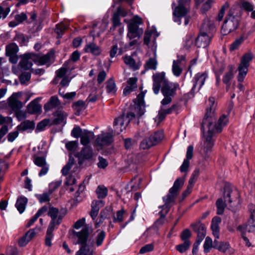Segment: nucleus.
Here are the masks:
<instances>
[{
	"label": "nucleus",
	"instance_id": "1",
	"mask_svg": "<svg viewBox=\"0 0 255 255\" xmlns=\"http://www.w3.org/2000/svg\"><path fill=\"white\" fill-rule=\"evenodd\" d=\"M229 119L227 116L225 114L220 117L217 125L212 123L210 118H204L202 128H205L206 127L208 128V132L204 133V140L203 150L206 156H208V153L211 151L214 145L213 136L216 132H221L222 128L227 125Z\"/></svg>",
	"mask_w": 255,
	"mask_h": 255
},
{
	"label": "nucleus",
	"instance_id": "2",
	"mask_svg": "<svg viewBox=\"0 0 255 255\" xmlns=\"http://www.w3.org/2000/svg\"><path fill=\"white\" fill-rule=\"evenodd\" d=\"M90 228L85 226L80 231H72V240L73 245H79L81 246L86 245H96L99 247L102 245L103 241L106 237V233L104 231L99 232L94 239L89 238Z\"/></svg>",
	"mask_w": 255,
	"mask_h": 255
},
{
	"label": "nucleus",
	"instance_id": "3",
	"mask_svg": "<svg viewBox=\"0 0 255 255\" xmlns=\"http://www.w3.org/2000/svg\"><path fill=\"white\" fill-rule=\"evenodd\" d=\"M215 31L216 28L213 22L208 18L205 19L200 29V34L196 38L195 45L198 47H207Z\"/></svg>",
	"mask_w": 255,
	"mask_h": 255
},
{
	"label": "nucleus",
	"instance_id": "4",
	"mask_svg": "<svg viewBox=\"0 0 255 255\" xmlns=\"http://www.w3.org/2000/svg\"><path fill=\"white\" fill-rule=\"evenodd\" d=\"M142 23V18L137 15L128 21V47L138 45V41L143 33V30L139 25Z\"/></svg>",
	"mask_w": 255,
	"mask_h": 255
},
{
	"label": "nucleus",
	"instance_id": "5",
	"mask_svg": "<svg viewBox=\"0 0 255 255\" xmlns=\"http://www.w3.org/2000/svg\"><path fill=\"white\" fill-rule=\"evenodd\" d=\"M145 91H142L135 99L133 104L130 106V111L128 112V122L129 121L135 120L136 123H139V118L144 114L145 110V104L144 98Z\"/></svg>",
	"mask_w": 255,
	"mask_h": 255
},
{
	"label": "nucleus",
	"instance_id": "6",
	"mask_svg": "<svg viewBox=\"0 0 255 255\" xmlns=\"http://www.w3.org/2000/svg\"><path fill=\"white\" fill-rule=\"evenodd\" d=\"M240 196L239 192H224L223 199L221 198L216 202L217 214H222L226 205L237 201Z\"/></svg>",
	"mask_w": 255,
	"mask_h": 255
},
{
	"label": "nucleus",
	"instance_id": "7",
	"mask_svg": "<svg viewBox=\"0 0 255 255\" xmlns=\"http://www.w3.org/2000/svg\"><path fill=\"white\" fill-rule=\"evenodd\" d=\"M177 192H169L166 196L163 198L164 204L162 206H159V209H160V210L159 211L158 213L161 218L156 221V225L161 226L164 223L163 218L168 212L169 209V204L174 201L177 196Z\"/></svg>",
	"mask_w": 255,
	"mask_h": 255
},
{
	"label": "nucleus",
	"instance_id": "8",
	"mask_svg": "<svg viewBox=\"0 0 255 255\" xmlns=\"http://www.w3.org/2000/svg\"><path fill=\"white\" fill-rule=\"evenodd\" d=\"M190 0H179L178 4L173 10V20L175 22L181 23V18L185 16L190 10Z\"/></svg>",
	"mask_w": 255,
	"mask_h": 255
},
{
	"label": "nucleus",
	"instance_id": "9",
	"mask_svg": "<svg viewBox=\"0 0 255 255\" xmlns=\"http://www.w3.org/2000/svg\"><path fill=\"white\" fill-rule=\"evenodd\" d=\"M234 9L231 8L226 18L221 29L223 35H227L235 30L238 26V21L234 15Z\"/></svg>",
	"mask_w": 255,
	"mask_h": 255
},
{
	"label": "nucleus",
	"instance_id": "10",
	"mask_svg": "<svg viewBox=\"0 0 255 255\" xmlns=\"http://www.w3.org/2000/svg\"><path fill=\"white\" fill-rule=\"evenodd\" d=\"M252 59V55L250 53L246 54L242 58L241 63L239 66L238 81L242 82L244 81L248 72V68L250 61Z\"/></svg>",
	"mask_w": 255,
	"mask_h": 255
},
{
	"label": "nucleus",
	"instance_id": "11",
	"mask_svg": "<svg viewBox=\"0 0 255 255\" xmlns=\"http://www.w3.org/2000/svg\"><path fill=\"white\" fill-rule=\"evenodd\" d=\"M113 140L114 136L112 133L102 132L97 136L95 141L94 146L102 149L103 147L111 144Z\"/></svg>",
	"mask_w": 255,
	"mask_h": 255
},
{
	"label": "nucleus",
	"instance_id": "12",
	"mask_svg": "<svg viewBox=\"0 0 255 255\" xmlns=\"http://www.w3.org/2000/svg\"><path fill=\"white\" fill-rule=\"evenodd\" d=\"M153 80V91L155 94L159 92L161 85H164L168 82L165 78L164 72H158L154 74L152 76Z\"/></svg>",
	"mask_w": 255,
	"mask_h": 255
},
{
	"label": "nucleus",
	"instance_id": "13",
	"mask_svg": "<svg viewBox=\"0 0 255 255\" xmlns=\"http://www.w3.org/2000/svg\"><path fill=\"white\" fill-rule=\"evenodd\" d=\"M94 155L93 148L91 146H86L77 154L76 157L78 158L79 164H82L84 160H91Z\"/></svg>",
	"mask_w": 255,
	"mask_h": 255
},
{
	"label": "nucleus",
	"instance_id": "14",
	"mask_svg": "<svg viewBox=\"0 0 255 255\" xmlns=\"http://www.w3.org/2000/svg\"><path fill=\"white\" fill-rule=\"evenodd\" d=\"M53 55L52 52H48L46 54H33V61L38 65H49Z\"/></svg>",
	"mask_w": 255,
	"mask_h": 255
},
{
	"label": "nucleus",
	"instance_id": "15",
	"mask_svg": "<svg viewBox=\"0 0 255 255\" xmlns=\"http://www.w3.org/2000/svg\"><path fill=\"white\" fill-rule=\"evenodd\" d=\"M114 126L116 130L122 132L126 129L128 126V112L125 110L121 116L116 119L114 122Z\"/></svg>",
	"mask_w": 255,
	"mask_h": 255
},
{
	"label": "nucleus",
	"instance_id": "16",
	"mask_svg": "<svg viewBox=\"0 0 255 255\" xmlns=\"http://www.w3.org/2000/svg\"><path fill=\"white\" fill-rule=\"evenodd\" d=\"M179 85L177 83L167 82L163 85L161 89V92L163 96H170L173 97L176 94L177 89H179Z\"/></svg>",
	"mask_w": 255,
	"mask_h": 255
},
{
	"label": "nucleus",
	"instance_id": "17",
	"mask_svg": "<svg viewBox=\"0 0 255 255\" xmlns=\"http://www.w3.org/2000/svg\"><path fill=\"white\" fill-rule=\"evenodd\" d=\"M40 228L37 227H36L34 229H30L19 240V245L20 247L26 246L27 243L35 236L37 233L40 232Z\"/></svg>",
	"mask_w": 255,
	"mask_h": 255
},
{
	"label": "nucleus",
	"instance_id": "18",
	"mask_svg": "<svg viewBox=\"0 0 255 255\" xmlns=\"http://www.w3.org/2000/svg\"><path fill=\"white\" fill-rule=\"evenodd\" d=\"M68 114L64 111L58 110L53 114L52 123L50 125H65Z\"/></svg>",
	"mask_w": 255,
	"mask_h": 255
},
{
	"label": "nucleus",
	"instance_id": "19",
	"mask_svg": "<svg viewBox=\"0 0 255 255\" xmlns=\"http://www.w3.org/2000/svg\"><path fill=\"white\" fill-rule=\"evenodd\" d=\"M193 230L197 233L196 239L197 245H199L204 239L206 235V228L204 224L200 223H196L192 225Z\"/></svg>",
	"mask_w": 255,
	"mask_h": 255
},
{
	"label": "nucleus",
	"instance_id": "20",
	"mask_svg": "<svg viewBox=\"0 0 255 255\" xmlns=\"http://www.w3.org/2000/svg\"><path fill=\"white\" fill-rule=\"evenodd\" d=\"M141 66V62L140 58L136 52H133L130 56H128V67L133 71L138 70Z\"/></svg>",
	"mask_w": 255,
	"mask_h": 255
},
{
	"label": "nucleus",
	"instance_id": "21",
	"mask_svg": "<svg viewBox=\"0 0 255 255\" xmlns=\"http://www.w3.org/2000/svg\"><path fill=\"white\" fill-rule=\"evenodd\" d=\"M33 54L26 53L24 54L19 63V66L23 70H28L32 66L31 61H33Z\"/></svg>",
	"mask_w": 255,
	"mask_h": 255
},
{
	"label": "nucleus",
	"instance_id": "22",
	"mask_svg": "<svg viewBox=\"0 0 255 255\" xmlns=\"http://www.w3.org/2000/svg\"><path fill=\"white\" fill-rule=\"evenodd\" d=\"M208 77V75L206 72L198 73L196 74L193 79V86L192 90L198 87L199 90L204 84L205 81Z\"/></svg>",
	"mask_w": 255,
	"mask_h": 255
},
{
	"label": "nucleus",
	"instance_id": "23",
	"mask_svg": "<svg viewBox=\"0 0 255 255\" xmlns=\"http://www.w3.org/2000/svg\"><path fill=\"white\" fill-rule=\"evenodd\" d=\"M194 148L193 145H189L186 151V158L185 159L180 166V170L182 172H186L187 171L189 166V160L193 157Z\"/></svg>",
	"mask_w": 255,
	"mask_h": 255
},
{
	"label": "nucleus",
	"instance_id": "24",
	"mask_svg": "<svg viewBox=\"0 0 255 255\" xmlns=\"http://www.w3.org/2000/svg\"><path fill=\"white\" fill-rule=\"evenodd\" d=\"M105 205V202L103 200H95L92 201L91 204L92 210L91 211V216L94 220L98 214L100 208Z\"/></svg>",
	"mask_w": 255,
	"mask_h": 255
},
{
	"label": "nucleus",
	"instance_id": "25",
	"mask_svg": "<svg viewBox=\"0 0 255 255\" xmlns=\"http://www.w3.org/2000/svg\"><path fill=\"white\" fill-rule=\"evenodd\" d=\"M214 243V247L220 252L229 254H232L234 253V250L231 248L228 243H219L215 240Z\"/></svg>",
	"mask_w": 255,
	"mask_h": 255
},
{
	"label": "nucleus",
	"instance_id": "26",
	"mask_svg": "<svg viewBox=\"0 0 255 255\" xmlns=\"http://www.w3.org/2000/svg\"><path fill=\"white\" fill-rule=\"evenodd\" d=\"M221 218L218 216L214 217L212 220L211 228L214 236L216 239L219 238V225L221 223Z\"/></svg>",
	"mask_w": 255,
	"mask_h": 255
},
{
	"label": "nucleus",
	"instance_id": "27",
	"mask_svg": "<svg viewBox=\"0 0 255 255\" xmlns=\"http://www.w3.org/2000/svg\"><path fill=\"white\" fill-rule=\"evenodd\" d=\"M127 14L126 11H125L121 7H119L117 11L114 13L112 20V23L114 26H119L121 25L120 17L125 16Z\"/></svg>",
	"mask_w": 255,
	"mask_h": 255
},
{
	"label": "nucleus",
	"instance_id": "28",
	"mask_svg": "<svg viewBox=\"0 0 255 255\" xmlns=\"http://www.w3.org/2000/svg\"><path fill=\"white\" fill-rule=\"evenodd\" d=\"M158 61L156 59V50L154 51V57L149 58L145 62L144 68L145 70H152L155 71L157 69Z\"/></svg>",
	"mask_w": 255,
	"mask_h": 255
},
{
	"label": "nucleus",
	"instance_id": "29",
	"mask_svg": "<svg viewBox=\"0 0 255 255\" xmlns=\"http://www.w3.org/2000/svg\"><path fill=\"white\" fill-rule=\"evenodd\" d=\"M80 138L81 143L86 146L90 142L91 140L94 139V134L92 131L87 129H83V133Z\"/></svg>",
	"mask_w": 255,
	"mask_h": 255
},
{
	"label": "nucleus",
	"instance_id": "30",
	"mask_svg": "<svg viewBox=\"0 0 255 255\" xmlns=\"http://www.w3.org/2000/svg\"><path fill=\"white\" fill-rule=\"evenodd\" d=\"M60 105V102L58 98L56 96H52L50 98L48 102L45 104L44 109L46 112H48L58 107Z\"/></svg>",
	"mask_w": 255,
	"mask_h": 255
},
{
	"label": "nucleus",
	"instance_id": "31",
	"mask_svg": "<svg viewBox=\"0 0 255 255\" xmlns=\"http://www.w3.org/2000/svg\"><path fill=\"white\" fill-rule=\"evenodd\" d=\"M69 63H70V60L66 61L63 64V67L56 71V77L53 81L55 84L58 83L59 79L67 77L65 76V75L68 69V65Z\"/></svg>",
	"mask_w": 255,
	"mask_h": 255
},
{
	"label": "nucleus",
	"instance_id": "32",
	"mask_svg": "<svg viewBox=\"0 0 255 255\" xmlns=\"http://www.w3.org/2000/svg\"><path fill=\"white\" fill-rule=\"evenodd\" d=\"M17 93H14L9 99V106L15 111L19 110L22 106L21 102L17 99Z\"/></svg>",
	"mask_w": 255,
	"mask_h": 255
},
{
	"label": "nucleus",
	"instance_id": "33",
	"mask_svg": "<svg viewBox=\"0 0 255 255\" xmlns=\"http://www.w3.org/2000/svg\"><path fill=\"white\" fill-rule=\"evenodd\" d=\"M84 50L86 52L91 53L95 55H99L101 52L99 46L93 42H90L86 45Z\"/></svg>",
	"mask_w": 255,
	"mask_h": 255
},
{
	"label": "nucleus",
	"instance_id": "34",
	"mask_svg": "<svg viewBox=\"0 0 255 255\" xmlns=\"http://www.w3.org/2000/svg\"><path fill=\"white\" fill-rule=\"evenodd\" d=\"M27 111L30 114L40 113L41 111V106L36 100H34L27 106Z\"/></svg>",
	"mask_w": 255,
	"mask_h": 255
},
{
	"label": "nucleus",
	"instance_id": "35",
	"mask_svg": "<svg viewBox=\"0 0 255 255\" xmlns=\"http://www.w3.org/2000/svg\"><path fill=\"white\" fill-rule=\"evenodd\" d=\"M95 245H86L80 247L75 255H93V248Z\"/></svg>",
	"mask_w": 255,
	"mask_h": 255
},
{
	"label": "nucleus",
	"instance_id": "36",
	"mask_svg": "<svg viewBox=\"0 0 255 255\" xmlns=\"http://www.w3.org/2000/svg\"><path fill=\"white\" fill-rule=\"evenodd\" d=\"M35 124L33 121L26 120L22 122L17 128L18 130L24 131L26 130H32L34 128Z\"/></svg>",
	"mask_w": 255,
	"mask_h": 255
},
{
	"label": "nucleus",
	"instance_id": "37",
	"mask_svg": "<svg viewBox=\"0 0 255 255\" xmlns=\"http://www.w3.org/2000/svg\"><path fill=\"white\" fill-rule=\"evenodd\" d=\"M27 202V199L25 197H20L17 199L15 206L20 214L24 212Z\"/></svg>",
	"mask_w": 255,
	"mask_h": 255
},
{
	"label": "nucleus",
	"instance_id": "38",
	"mask_svg": "<svg viewBox=\"0 0 255 255\" xmlns=\"http://www.w3.org/2000/svg\"><path fill=\"white\" fill-rule=\"evenodd\" d=\"M199 173V168H196L194 170L188 182V185L187 186V189L188 190H191L192 189L195 183L196 182L198 177Z\"/></svg>",
	"mask_w": 255,
	"mask_h": 255
},
{
	"label": "nucleus",
	"instance_id": "39",
	"mask_svg": "<svg viewBox=\"0 0 255 255\" xmlns=\"http://www.w3.org/2000/svg\"><path fill=\"white\" fill-rule=\"evenodd\" d=\"M206 103L207 105L209 106V108L207 109V113L204 118H209V117H210L212 112L214 111L216 107L214 98L210 97Z\"/></svg>",
	"mask_w": 255,
	"mask_h": 255
},
{
	"label": "nucleus",
	"instance_id": "40",
	"mask_svg": "<svg viewBox=\"0 0 255 255\" xmlns=\"http://www.w3.org/2000/svg\"><path fill=\"white\" fill-rule=\"evenodd\" d=\"M64 215H60L58 216V219L57 221H51L46 232L52 234L53 231L54 230L55 226H58L62 222V220Z\"/></svg>",
	"mask_w": 255,
	"mask_h": 255
},
{
	"label": "nucleus",
	"instance_id": "41",
	"mask_svg": "<svg viewBox=\"0 0 255 255\" xmlns=\"http://www.w3.org/2000/svg\"><path fill=\"white\" fill-rule=\"evenodd\" d=\"M184 179L182 178H177L174 182L173 186L169 191H178L180 190L184 184Z\"/></svg>",
	"mask_w": 255,
	"mask_h": 255
},
{
	"label": "nucleus",
	"instance_id": "42",
	"mask_svg": "<svg viewBox=\"0 0 255 255\" xmlns=\"http://www.w3.org/2000/svg\"><path fill=\"white\" fill-rule=\"evenodd\" d=\"M48 215L51 217V221H57L59 215H61V214L59 213L58 209L53 207H50ZM61 215H62L61 214Z\"/></svg>",
	"mask_w": 255,
	"mask_h": 255
},
{
	"label": "nucleus",
	"instance_id": "43",
	"mask_svg": "<svg viewBox=\"0 0 255 255\" xmlns=\"http://www.w3.org/2000/svg\"><path fill=\"white\" fill-rule=\"evenodd\" d=\"M18 51V47L14 43L9 44L6 47V53L7 55L16 54Z\"/></svg>",
	"mask_w": 255,
	"mask_h": 255
},
{
	"label": "nucleus",
	"instance_id": "44",
	"mask_svg": "<svg viewBox=\"0 0 255 255\" xmlns=\"http://www.w3.org/2000/svg\"><path fill=\"white\" fill-rule=\"evenodd\" d=\"M33 161L36 165L39 167H42L48 164L45 158L43 156H38L34 155L33 156Z\"/></svg>",
	"mask_w": 255,
	"mask_h": 255
},
{
	"label": "nucleus",
	"instance_id": "45",
	"mask_svg": "<svg viewBox=\"0 0 255 255\" xmlns=\"http://www.w3.org/2000/svg\"><path fill=\"white\" fill-rule=\"evenodd\" d=\"M245 224L248 227V232H254L255 231V216H250L249 219Z\"/></svg>",
	"mask_w": 255,
	"mask_h": 255
},
{
	"label": "nucleus",
	"instance_id": "46",
	"mask_svg": "<svg viewBox=\"0 0 255 255\" xmlns=\"http://www.w3.org/2000/svg\"><path fill=\"white\" fill-rule=\"evenodd\" d=\"M190 245L191 242L189 241H185L183 243L177 245L175 248L180 253H183L188 250Z\"/></svg>",
	"mask_w": 255,
	"mask_h": 255
},
{
	"label": "nucleus",
	"instance_id": "47",
	"mask_svg": "<svg viewBox=\"0 0 255 255\" xmlns=\"http://www.w3.org/2000/svg\"><path fill=\"white\" fill-rule=\"evenodd\" d=\"M67 25L64 23H60L56 25V27L55 29V32L57 34V38H60L63 34L65 30L67 29Z\"/></svg>",
	"mask_w": 255,
	"mask_h": 255
},
{
	"label": "nucleus",
	"instance_id": "48",
	"mask_svg": "<svg viewBox=\"0 0 255 255\" xmlns=\"http://www.w3.org/2000/svg\"><path fill=\"white\" fill-rule=\"evenodd\" d=\"M155 145L151 138L149 137L148 138L143 139L140 143V147L143 149H147Z\"/></svg>",
	"mask_w": 255,
	"mask_h": 255
},
{
	"label": "nucleus",
	"instance_id": "49",
	"mask_svg": "<svg viewBox=\"0 0 255 255\" xmlns=\"http://www.w3.org/2000/svg\"><path fill=\"white\" fill-rule=\"evenodd\" d=\"M137 78L136 77L130 78L128 79V93L137 89Z\"/></svg>",
	"mask_w": 255,
	"mask_h": 255
},
{
	"label": "nucleus",
	"instance_id": "50",
	"mask_svg": "<svg viewBox=\"0 0 255 255\" xmlns=\"http://www.w3.org/2000/svg\"><path fill=\"white\" fill-rule=\"evenodd\" d=\"M234 76L233 70L232 68L230 69L229 71L227 72L223 77V82L227 85L229 87L230 84V81L233 78Z\"/></svg>",
	"mask_w": 255,
	"mask_h": 255
},
{
	"label": "nucleus",
	"instance_id": "51",
	"mask_svg": "<svg viewBox=\"0 0 255 255\" xmlns=\"http://www.w3.org/2000/svg\"><path fill=\"white\" fill-rule=\"evenodd\" d=\"M73 108L75 111L79 113L86 108L85 102L83 101L79 100L73 104Z\"/></svg>",
	"mask_w": 255,
	"mask_h": 255
},
{
	"label": "nucleus",
	"instance_id": "52",
	"mask_svg": "<svg viewBox=\"0 0 255 255\" xmlns=\"http://www.w3.org/2000/svg\"><path fill=\"white\" fill-rule=\"evenodd\" d=\"M107 91L109 93L114 94L116 92V84L112 79L108 80L106 86Z\"/></svg>",
	"mask_w": 255,
	"mask_h": 255
},
{
	"label": "nucleus",
	"instance_id": "53",
	"mask_svg": "<svg viewBox=\"0 0 255 255\" xmlns=\"http://www.w3.org/2000/svg\"><path fill=\"white\" fill-rule=\"evenodd\" d=\"M172 71L174 76L179 77L183 71V67L175 64V62H173Z\"/></svg>",
	"mask_w": 255,
	"mask_h": 255
},
{
	"label": "nucleus",
	"instance_id": "54",
	"mask_svg": "<svg viewBox=\"0 0 255 255\" xmlns=\"http://www.w3.org/2000/svg\"><path fill=\"white\" fill-rule=\"evenodd\" d=\"M195 38L191 35H187L185 38L184 47L186 49H189L193 45Z\"/></svg>",
	"mask_w": 255,
	"mask_h": 255
},
{
	"label": "nucleus",
	"instance_id": "55",
	"mask_svg": "<svg viewBox=\"0 0 255 255\" xmlns=\"http://www.w3.org/2000/svg\"><path fill=\"white\" fill-rule=\"evenodd\" d=\"M163 137V132L159 131L154 133L153 135H151L150 138L152 139L153 142L155 144L160 141Z\"/></svg>",
	"mask_w": 255,
	"mask_h": 255
},
{
	"label": "nucleus",
	"instance_id": "56",
	"mask_svg": "<svg viewBox=\"0 0 255 255\" xmlns=\"http://www.w3.org/2000/svg\"><path fill=\"white\" fill-rule=\"evenodd\" d=\"M221 186L223 188L224 191H234L237 190L236 187L230 183L223 182L221 183ZM222 190V189H221Z\"/></svg>",
	"mask_w": 255,
	"mask_h": 255
},
{
	"label": "nucleus",
	"instance_id": "57",
	"mask_svg": "<svg viewBox=\"0 0 255 255\" xmlns=\"http://www.w3.org/2000/svg\"><path fill=\"white\" fill-rule=\"evenodd\" d=\"M50 192H44L40 195H36L39 201L42 203L50 201Z\"/></svg>",
	"mask_w": 255,
	"mask_h": 255
},
{
	"label": "nucleus",
	"instance_id": "58",
	"mask_svg": "<svg viewBox=\"0 0 255 255\" xmlns=\"http://www.w3.org/2000/svg\"><path fill=\"white\" fill-rule=\"evenodd\" d=\"M212 240L210 237H206L204 244V251L206 253L209 252L210 249L213 247Z\"/></svg>",
	"mask_w": 255,
	"mask_h": 255
},
{
	"label": "nucleus",
	"instance_id": "59",
	"mask_svg": "<svg viewBox=\"0 0 255 255\" xmlns=\"http://www.w3.org/2000/svg\"><path fill=\"white\" fill-rule=\"evenodd\" d=\"M31 74L29 72H23L19 76V80L22 84H25L26 82L30 79Z\"/></svg>",
	"mask_w": 255,
	"mask_h": 255
},
{
	"label": "nucleus",
	"instance_id": "60",
	"mask_svg": "<svg viewBox=\"0 0 255 255\" xmlns=\"http://www.w3.org/2000/svg\"><path fill=\"white\" fill-rule=\"evenodd\" d=\"M83 133V130L81 128L79 127H75L71 131V135L75 137L78 138L81 137Z\"/></svg>",
	"mask_w": 255,
	"mask_h": 255
},
{
	"label": "nucleus",
	"instance_id": "61",
	"mask_svg": "<svg viewBox=\"0 0 255 255\" xmlns=\"http://www.w3.org/2000/svg\"><path fill=\"white\" fill-rule=\"evenodd\" d=\"M229 7V4L228 2H226L221 7L218 15V20L221 21L224 15L225 11L226 9H227Z\"/></svg>",
	"mask_w": 255,
	"mask_h": 255
},
{
	"label": "nucleus",
	"instance_id": "62",
	"mask_svg": "<svg viewBox=\"0 0 255 255\" xmlns=\"http://www.w3.org/2000/svg\"><path fill=\"white\" fill-rule=\"evenodd\" d=\"M74 164V159H70L69 160V162L66 165H65L62 169V173L63 174V175H66L69 170L71 169L72 166Z\"/></svg>",
	"mask_w": 255,
	"mask_h": 255
},
{
	"label": "nucleus",
	"instance_id": "63",
	"mask_svg": "<svg viewBox=\"0 0 255 255\" xmlns=\"http://www.w3.org/2000/svg\"><path fill=\"white\" fill-rule=\"evenodd\" d=\"M244 38L242 37L237 39L231 45L230 50H234L238 48V47L242 43Z\"/></svg>",
	"mask_w": 255,
	"mask_h": 255
},
{
	"label": "nucleus",
	"instance_id": "64",
	"mask_svg": "<svg viewBox=\"0 0 255 255\" xmlns=\"http://www.w3.org/2000/svg\"><path fill=\"white\" fill-rule=\"evenodd\" d=\"M66 147L69 151H74L78 146L77 141H69L66 144Z\"/></svg>",
	"mask_w": 255,
	"mask_h": 255
}]
</instances>
